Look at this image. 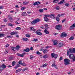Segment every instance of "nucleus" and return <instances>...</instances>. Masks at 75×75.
I'll use <instances>...</instances> for the list:
<instances>
[{"label":"nucleus","mask_w":75,"mask_h":75,"mask_svg":"<svg viewBox=\"0 0 75 75\" xmlns=\"http://www.w3.org/2000/svg\"><path fill=\"white\" fill-rule=\"evenodd\" d=\"M4 68L3 67H2V66L0 67V71H3Z\"/></svg>","instance_id":"48"},{"label":"nucleus","mask_w":75,"mask_h":75,"mask_svg":"<svg viewBox=\"0 0 75 75\" xmlns=\"http://www.w3.org/2000/svg\"><path fill=\"white\" fill-rule=\"evenodd\" d=\"M65 19H64L62 20V23H64V22H65Z\"/></svg>","instance_id":"62"},{"label":"nucleus","mask_w":75,"mask_h":75,"mask_svg":"<svg viewBox=\"0 0 75 75\" xmlns=\"http://www.w3.org/2000/svg\"><path fill=\"white\" fill-rule=\"evenodd\" d=\"M11 17L10 16V15H8V16L7 17V18H8V19H9V18H10Z\"/></svg>","instance_id":"59"},{"label":"nucleus","mask_w":75,"mask_h":75,"mask_svg":"<svg viewBox=\"0 0 75 75\" xmlns=\"http://www.w3.org/2000/svg\"><path fill=\"white\" fill-rule=\"evenodd\" d=\"M56 65H55V64L54 63L53 64H52V67H55V66H56Z\"/></svg>","instance_id":"57"},{"label":"nucleus","mask_w":75,"mask_h":75,"mask_svg":"<svg viewBox=\"0 0 75 75\" xmlns=\"http://www.w3.org/2000/svg\"><path fill=\"white\" fill-rule=\"evenodd\" d=\"M33 58V57L32 56H30V59H32Z\"/></svg>","instance_id":"60"},{"label":"nucleus","mask_w":75,"mask_h":75,"mask_svg":"<svg viewBox=\"0 0 75 75\" xmlns=\"http://www.w3.org/2000/svg\"><path fill=\"white\" fill-rule=\"evenodd\" d=\"M9 46V45H8V44H7L5 46V47L6 48H7V47H8Z\"/></svg>","instance_id":"53"},{"label":"nucleus","mask_w":75,"mask_h":75,"mask_svg":"<svg viewBox=\"0 0 75 75\" xmlns=\"http://www.w3.org/2000/svg\"><path fill=\"white\" fill-rule=\"evenodd\" d=\"M22 16H27V14L26 13L24 12L22 13Z\"/></svg>","instance_id":"29"},{"label":"nucleus","mask_w":75,"mask_h":75,"mask_svg":"<svg viewBox=\"0 0 75 75\" xmlns=\"http://www.w3.org/2000/svg\"><path fill=\"white\" fill-rule=\"evenodd\" d=\"M36 33H37V35H42V33L38 32V30L37 31L35 32Z\"/></svg>","instance_id":"12"},{"label":"nucleus","mask_w":75,"mask_h":75,"mask_svg":"<svg viewBox=\"0 0 75 75\" xmlns=\"http://www.w3.org/2000/svg\"><path fill=\"white\" fill-rule=\"evenodd\" d=\"M1 66H2V67H3V68H6V67H7V66H6V65L5 64H2L1 65Z\"/></svg>","instance_id":"38"},{"label":"nucleus","mask_w":75,"mask_h":75,"mask_svg":"<svg viewBox=\"0 0 75 75\" xmlns=\"http://www.w3.org/2000/svg\"><path fill=\"white\" fill-rule=\"evenodd\" d=\"M64 14H58L57 15V16L58 17H62V16H64Z\"/></svg>","instance_id":"31"},{"label":"nucleus","mask_w":75,"mask_h":75,"mask_svg":"<svg viewBox=\"0 0 75 75\" xmlns=\"http://www.w3.org/2000/svg\"><path fill=\"white\" fill-rule=\"evenodd\" d=\"M69 55L70 59H73V62L75 61V55L74 56V55L72 54H69Z\"/></svg>","instance_id":"3"},{"label":"nucleus","mask_w":75,"mask_h":75,"mask_svg":"<svg viewBox=\"0 0 75 75\" xmlns=\"http://www.w3.org/2000/svg\"><path fill=\"white\" fill-rule=\"evenodd\" d=\"M4 36V34L0 33V38L3 37Z\"/></svg>","instance_id":"30"},{"label":"nucleus","mask_w":75,"mask_h":75,"mask_svg":"<svg viewBox=\"0 0 75 75\" xmlns=\"http://www.w3.org/2000/svg\"><path fill=\"white\" fill-rule=\"evenodd\" d=\"M41 3L40 2L36 1L33 4V5L35 6H37V5H38L40 4Z\"/></svg>","instance_id":"10"},{"label":"nucleus","mask_w":75,"mask_h":75,"mask_svg":"<svg viewBox=\"0 0 75 75\" xmlns=\"http://www.w3.org/2000/svg\"><path fill=\"white\" fill-rule=\"evenodd\" d=\"M50 17L52 18H55V14H52L50 15Z\"/></svg>","instance_id":"13"},{"label":"nucleus","mask_w":75,"mask_h":75,"mask_svg":"<svg viewBox=\"0 0 75 75\" xmlns=\"http://www.w3.org/2000/svg\"><path fill=\"white\" fill-rule=\"evenodd\" d=\"M20 67V64H18L17 65H16V66L15 67V69H17V68H18V67Z\"/></svg>","instance_id":"22"},{"label":"nucleus","mask_w":75,"mask_h":75,"mask_svg":"<svg viewBox=\"0 0 75 75\" xmlns=\"http://www.w3.org/2000/svg\"><path fill=\"white\" fill-rule=\"evenodd\" d=\"M73 25V27H74L75 28V23L73 24V25Z\"/></svg>","instance_id":"64"},{"label":"nucleus","mask_w":75,"mask_h":75,"mask_svg":"<svg viewBox=\"0 0 75 75\" xmlns=\"http://www.w3.org/2000/svg\"><path fill=\"white\" fill-rule=\"evenodd\" d=\"M11 35H14V31L11 33Z\"/></svg>","instance_id":"49"},{"label":"nucleus","mask_w":75,"mask_h":75,"mask_svg":"<svg viewBox=\"0 0 75 75\" xmlns=\"http://www.w3.org/2000/svg\"><path fill=\"white\" fill-rule=\"evenodd\" d=\"M17 55L18 56H20L21 57H24L23 54H21L19 53H17Z\"/></svg>","instance_id":"20"},{"label":"nucleus","mask_w":75,"mask_h":75,"mask_svg":"<svg viewBox=\"0 0 75 75\" xmlns=\"http://www.w3.org/2000/svg\"><path fill=\"white\" fill-rule=\"evenodd\" d=\"M21 62H22L21 61L19 62L18 63L19 64H20V65H22L23 66H26V65H27L25 64L22 63Z\"/></svg>","instance_id":"14"},{"label":"nucleus","mask_w":75,"mask_h":75,"mask_svg":"<svg viewBox=\"0 0 75 75\" xmlns=\"http://www.w3.org/2000/svg\"><path fill=\"white\" fill-rule=\"evenodd\" d=\"M64 46V44L63 43L60 42L59 43L58 45V48H61V47H63Z\"/></svg>","instance_id":"8"},{"label":"nucleus","mask_w":75,"mask_h":75,"mask_svg":"<svg viewBox=\"0 0 75 75\" xmlns=\"http://www.w3.org/2000/svg\"><path fill=\"white\" fill-rule=\"evenodd\" d=\"M58 0H55L53 1V3H58Z\"/></svg>","instance_id":"43"},{"label":"nucleus","mask_w":75,"mask_h":75,"mask_svg":"<svg viewBox=\"0 0 75 75\" xmlns=\"http://www.w3.org/2000/svg\"><path fill=\"white\" fill-rule=\"evenodd\" d=\"M67 34L64 32L62 33L61 35V37H67Z\"/></svg>","instance_id":"7"},{"label":"nucleus","mask_w":75,"mask_h":75,"mask_svg":"<svg viewBox=\"0 0 75 75\" xmlns=\"http://www.w3.org/2000/svg\"><path fill=\"white\" fill-rule=\"evenodd\" d=\"M3 21L5 23H6L7 21V19L5 18L3 19Z\"/></svg>","instance_id":"37"},{"label":"nucleus","mask_w":75,"mask_h":75,"mask_svg":"<svg viewBox=\"0 0 75 75\" xmlns=\"http://www.w3.org/2000/svg\"><path fill=\"white\" fill-rule=\"evenodd\" d=\"M44 16L45 17H50V15L49 14L44 15Z\"/></svg>","instance_id":"26"},{"label":"nucleus","mask_w":75,"mask_h":75,"mask_svg":"<svg viewBox=\"0 0 75 75\" xmlns=\"http://www.w3.org/2000/svg\"><path fill=\"white\" fill-rule=\"evenodd\" d=\"M18 31L15 32L14 31V35H17V34H18Z\"/></svg>","instance_id":"36"},{"label":"nucleus","mask_w":75,"mask_h":75,"mask_svg":"<svg viewBox=\"0 0 75 75\" xmlns=\"http://www.w3.org/2000/svg\"><path fill=\"white\" fill-rule=\"evenodd\" d=\"M43 57V58H44L45 59H46V58H48V57L47 56V55H45Z\"/></svg>","instance_id":"33"},{"label":"nucleus","mask_w":75,"mask_h":75,"mask_svg":"<svg viewBox=\"0 0 75 75\" xmlns=\"http://www.w3.org/2000/svg\"><path fill=\"white\" fill-rule=\"evenodd\" d=\"M75 53V48H70L68 50L67 52V55L69 56L70 54Z\"/></svg>","instance_id":"1"},{"label":"nucleus","mask_w":75,"mask_h":75,"mask_svg":"<svg viewBox=\"0 0 75 75\" xmlns=\"http://www.w3.org/2000/svg\"><path fill=\"white\" fill-rule=\"evenodd\" d=\"M21 28L20 27H17L16 28H15V29L16 30H21Z\"/></svg>","instance_id":"24"},{"label":"nucleus","mask_w":75,"mask_h":75,"mask_svg":"<svg viewBox=\"0 0 75 75\" xmlns=\"http://www.w3.org/2000/svg\"><path fill=\"white\" fill-rule=\"evenodd\" d=\"M74 27H73V25H72L71 26H70L69 30H74Z\"/></svg>","instance_id":"23"},{"label":"nucleus","mask_w":75,"mask_h":75,"mask_svg":"<svg viewBox=\"0 0 75 75\" xmlns=\"http://www.w3.org/2000/svg\"><path fill=\"white\" fill-rule=\"evenodd\" d=\"M39 11L40 13H42L44 12V10L43 9H40L39 10Z\"/></svg>","instance_id":"27"},{"label":"nucleus","mask_w":75,"mask_h":75,"mask_svg":"<svg viewBox=\"0 0 75 75\" xmlns=\"http://www.w3.org/2000/svg\"><path fill=\"white\" fill-rule=\"evenodd\" d=\"M6 37L8 38H12V36H8Z\"/></svg>","instance_id":"52"},{"label":"nucleus","mask_w":75,"mask_h":75,"mask_svg":"<svg viewBox=\"0 0 75 75\" xmlns=\"http://www.w3.org/2000/svg\"><path fill=\"white\" fill-rule=\"evenodd\" d=\"M30 50L31 51H33L34 50V49H33V47H31L30 48Z\"/></svg>","instance_id":"58"},{"label":"nucleus","mask_w":75,"mask_h":75,"mask_svg":"<svg viewBox=\"0 0 75 75\" xmlns=\"http://www.w3.org/2000/svg\"><path fill=\"white\" fill-rule=\"evenodd\" d=\"M15 64H16V62L15 61L13 62L12 64V66H13V67L14 66V65H15Z\"/></svg>","instance_id":"32"},{"label":"nucleus","mask_w":75,"mask_h":75,"mask_svg":"<svg viewBox=\"0 0 75 75\" xmlns=\"http://www.w3.org/2000/svg\"><path fill=\"white\" fill-rule=\"evenodd\" d=\"M56 29L58 30H60L61 29V25H57L56 27Z\"/></svg>","instance_id":"6"},{"label":"nucleus","mask_w":75,"mask_h":75,"mask_svg":"<svg viewBox=\"0 0 75 75\" xmlns=\"http://www.w3.org/2000/svg\"><path fill=\"white\" fill-rule=\"evenodd\" d=\"M56 20L58 22H59V18L58 17H56Z\"/></svg>","instance_id":"42"},{"label":"nucleus","mask_w":75,"mask_h":75,"mask_svg":"<svg viewBox=\"0 0 75 75\" xmlns=\"http://www.w3.org/2000/svg\"><path fill=\"white\" fill-rule=\"evenodd\" d=\"M65 5L66 7H69V4L68 3H66L65 4Z\"/></svg>","instance_id":"39"},{"label":"nucleus","mask_w":75,"mask_h":75,"mask_svg":"<svg viewBox=\"0 0 75 75\" xmlns=\"http://www.w3.org/2000/svg\"><path fill=\"white\" fill-rule=\"evenodd\" d=\"M9 19H10L9 20L11 21V22H12V21H13V18L11 17V18H9Z\"/></svg>","instance_id":"46"},{"label":"nucleus","mask_w":75,"mask_h":75,"mask_svg":"<svg viewBox=\"0 0 75 75\" xmlns=\"http://www.w3.org/2000/svg\"><path fill=\"white\" fill-rule=\"evenodd\" d=\"M64 61L65 65H67L69 64V62H70V61L68 59H64Z\"/></svg>","instance_id":"4"},{"label":"nucleus","mask_w":75,"mask_h":75,"mask_svg":"<svg viewBox=\"0 0 75 75\" xmlns=\"http://www.w3.org/2000/svg\"><path fill=\"white\" fill-rule=\"evenodd\" d=\"M54 45H56L58 44V41L57 40H54L53 42Z\"/></svg>","instance_id":"11"},{"label":"nucleus","mask_w":75,"mask_h":75,"mask_svg":"<svg viewBox=\"0 0 75 75\" xmlns=\"http://www.w3.org/2000/svg\"><path fill=\"white\" fill-rule=\"evenodd\" d=\"M48 64H44L43 65V67H46V66H47Z\"/></svg>","instance_id":"55"},{"label":"nucleus","mask_w":75,"mask_h":75,"mask_svg":"<svg viewBox=\"0 0 75 75\" xmlns=\"http://www.w3.org/2000/svg\"><path fill=\"white\" fill-rule=\"evenodd\" d=\"M40 21V19L38 18H37L32 21L31 22V24L33 25H34L35 24L37 23H38Z\"/></svg>","instance_id":"2"},{"label":"nucleus","mask_w":75,"mask_h":75,"mask_svg":"<svg viewBox=\"0 0 75 75\" xmlns=\"http://www.w3.org/2000/svg\"><path fill=\"white\" fill-rule=\"evenodd\" d=\"M25 9V7H22L21 8V10H24Z\"/></svg>","instance_id":"54"},{"label":"nucleus","mask_w":75,"mask_h":75,"mask_svg":"<svg viewBox=\"0 0 75 75\" xmlns=\"http://www.w3.org/2000/svg\"><path fill=\"white\" fill-rule=\"evenodd\" d=\"M8 26H10V27H13V24H11L10 23H9L8 24Z\"/></svg>","instance_id":"34"},{"label":"nucleus","mask_w":75,"mask_h":75,"mask_svg":"<svg viewBox=\"0 0 75 75\" xmlns=\"http://www.w3.org/2000/svg\"><path fill=\"white\" fill-rule=\"evenodd\" d=\"M16 48V50H17V51H18V50H19V48H20V46L19 45H18Z\"/></svg>","instance_id":"25"},{"label":"nucleus","mask_w":75,"mask_h":75,"mask_svg":"<svg viewBox=\"0 0 75 75\" xmlns=\"http://www.w3.org/2000/svg\"><path fill=\"white\" fill-rule=\"evenodd\" d=\"M23 4L26 5V4H28V3L26 2H23Z\"/></svg>","instance_id":"61"},{"label":"nucleus","mask_w":75,"mask_h":75,"mask_svg":"<svg viewBox=\"0 0 75 75\" xmlns=\"http://www.w3.org/2000/svg\"><path fill=\"white\" fill-rule=\"evenodd\" d=\"M15 36L17 38H19L20 37H19V35H16Z\"/></svg>","instance_id":"63"},{"label":"nucleus","mask_w":75,"mask_h":75,"mask_svg":"<svg viewBox=\"0 0 75 75\" xmlns=\"http://www.w3.org/2000/svg\"><path fill=\"white\" fill-rule=\"evenodd\" d=\"M74 38L73 36H71L69 38V40H73Z\"/></svg>","instance_id":"35"},{"label":"nucleus","mask_w":75,"mask_h":75,"mask_svg":"<svg viewBox=\"0 0 75 75\" xmlns=\"http://www.w3.org/2000/svg\"><path fill=\"white\" fill-rule=\"evenodd\" d=\"M25 36L26 37H28V38L30 37V35H29L28 34H26Z\"/></svg>","instance_id":"44"},{"label":"nucleus","mask_w":75,"mask_h":75,"mask_svg":"<svg viewBox=\"0 0 75 75\" xmlns=\"http://www.w3.org/2000/svg\"><path fill=\"white\" fill-rule=\"evenodd\" d=\"M32 41H35V42H36V41H38V39H34L32 40Z\"/></svg>","instance_id":"45"},{"label":"nucleus","mask_w":75,"mask_h":75,"mask_svg":"<svg viewBox=\"0 0 75 75\" xmlns=\"http://www.w3.org/2000/svg\"><path fill=\"white\" fill-rule=\"evenodd\" d=\"M28 69V68L26 67L25 68H24L23 69V71H25L26 70H27Z\"/></svg>","instance_id":"50"},{"label":"nucleus","mask_w":75,"mask_h":75,"mask_svg":"<svg viewBox=\"0 0 75 75\" xmlns=\"http://www.w3.org/2000/svg\"><path fill=\"white\" fill-rule=\"evenodd\" d=\"M64 3H65V1L64 0H62L58 3V4H62Z\"/></svg>","instance_id":"16"},{"label":"nucleus","mask_w":75,"mask_h":75,"mask_svg":"<svg viewBox=\"0 0 75 75\" xmlns=\"http://www.w3.org/2000/svg\"><path fill=\"white\" fill-rule=\"evenodd\" d=\"M30 30L32 31H34L35 33L37 31V29H34V28L33 27L30 28Z\"/></svg>","instance_id":"9"},{"label":"nucleus","mask_w":75,"mask_h":75,"mask_svg":"<svg viewBox=\"0 0 75 75\" xmlns=\"http://www.w3.org/2000/svg\"><path fill=\"white\" fill-rule=\"evenodd\" d=\"M13 57L12 56H11L9 58V59L10 60H13Z\"/></svg>","instance_id":"51"},{"label":"nucleus","mask_w":75,"mask_h":75,"mask_svg":"<svg viewBox=\"0 0 75 75\" xmlns=\"http://www.w3.org/2000/svg\"><path fill=\"white\" fill-rule=\"evenodd\" d=\"M55 9L57 10H59V6L56 7H55Z\"/></svg>","instance_id":"40"},{"label":"nucleus","mask_w":75,"mask_h":75,"mask_svg":"<svg viewBox=\"0 0 75 75\" xmlns=\"http://www.w3.org/2000/svg\"><path fill=\"white\" fill-rule=\"evenodd\" d=\"M25 51V52H29L30 51V49L28 48H27L26 49H24Z\"/></svg>","instance_id":"21"},{"label":"nucleus","mask_w":75,"mask_h":75,"mask_svg":"<svg viewBox=\"0 0 75 75\" xmlns=\"http://www.w3.org/2000/svg\"><path fill=\"white\" fill-rule=\"evenodd\" d=\"M11 49L13 51H16V47H11Z\"/></svg>","instance_id":"28"},{"label":"nucleus","mask_w":75,"mask_h":75,"mask_svg":"<svg viewBox=\"0 0 75 75\" xmlns=\"http://www.w3.org/2000/svg\"><path fill=\"white\" fill-rule=\"evenodd\" d=\"M37 54H38V55H41V53H40L39 51H37Z\"/></svg>","instance_id":"47"},{"label":"nucleus","mask_w":75,"mask_h":75,"mask_svg":"<svg viewBox=\"0 0 75 75\" xmlns=\"http://www.w3.org/2000/svg\"><path fill=\"white\" fill-rule=\"evenodd\" d=\"M44 20L45 21L47 22L49 20V19L47 17H44Z\"/></svg>","instance_id":"18"},{"label":"nucleus","mask_w":75,"mask_h":75,"mask_svg":"<svg viewBox=\"0 0 75 75\" xmlns=\"http://www.w3.org/2000/svg\"><path fill=\"white\" fill-rule=\"evenodd\" d=\"M48 31L47 30L45 29V30L44 31L45 32V34H49L50 33H49V32L48 31Z\"/></svg>","instance_id":"17"},{"label":"nucleus","mask_w":75,"mask_h":75,"mask_svg":"<svg viewBox=\"0 0 75 75\" xmlns=\"http://www.w3.org/2000/svg\"><path fill=\"white\" fill-rule=\"evenodd\" d=\"M4 7L3 6H0V9H3V8Z\"/></svg>","instance_id":"56"},{"label":"nucleus","mask_w":75,"mask_h":75,"mask_svg":"<svg viewBox=\"0 0 75 75\" xmlns=\"http://www.w3.org/2000/svg\"><path fill=\"white\" fill-rule=\"evenodd\" d=\"M42 51L44 54H46L48 52V50L46 49H45L42 50Z\"/></svg>","instance_id":"15"},{"label":"nucleus","mask_w":75,"mask_h":75,"mask_svg":"<svg viewBox=\"0 0 75 75\" xmlns=\"http://www.w3.org/2000/svg\"><path fill=\"white\" fill-rule=\"evenodd\" d=\"M21 71V69H19L18 70H17L16 71V73H18V72H20Z\"/></svg>","instance_id":"41"},{"label":"nucleus","mask_w":75,"mask_h":75,"mask_svg":"<svg viewBox=\"0 0 75 75\" xmlns=\"http://www.w3.org/2000/svg\"><path fill=\"white\" fill-rule=\"evenodd\" d=\"M22 40L23 41H27L28 40V38H22Z\"/></svg>","instance_id":"19"},{"label":"nucleus","mask_w":75,"mask_h":75,"mask_svg":"<svg viewBox=\"0 0 75 75\" xmlns=\"http://www.w3.org/2000/svg\"><path fill=\"white\" fill-rule=\"evenodd\" d=\"M51 56L52 58H54L55 59L57 58L58 57V55L57 54H55L54 53H52L51 54Z\"/></svg>","instance_id":"5"}]
</instances>
